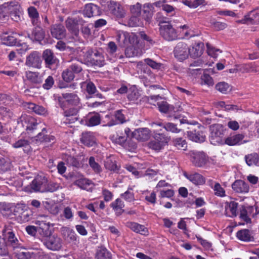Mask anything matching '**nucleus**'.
Returning <instances> with one entry per match:
<instances>
[{
    "label": "nucleus",
    "instance_id": "obj_1",
    "mask_svg": "<svg viewBox=\"0 0 259 259\" xmlns=\"http://www.w3.org/2000/svg\"><path fill=\"white\" fill-rule=\"evenodd\" d=\"M3 236L4 237L9 245L13 248V249L16 248H24L22 240L19 239L15 235L13 230L12 227L11 225L6 226L3 230Z\"/></svg>",
    "mask_w": 259,
    "mask_h": 259
},
{
    "label": "nucleus",
    "instance_id": "obj_2",
    "mask_svg": "<svg viewBox=\"0 0 259 259\" xmlns=\"http://www.w3.org/2000/svg\"><path fill=\"white\" fill-rule=\"evenodd\" d=\"M85 60L92 65L102 67L105 64L103 54L96 50L90 49L85 53Z\"/></svg>",
    "mask_w": 259,
    "mask_h": 259
},
{
    "label": "nucleus",
    "instance_id": "obj_3",
    "mask_svg": "<svg viewBox=\"0 0 259 259\" xmlns=\"http://www.w3.org/2000/svg\"><path fill=\"white\" fill-rule=\"evenodd\" d=\"M210 135V141L213 145L222 144L224 143L223 138L224 135V127L220 124H213L209 126Z\"/></svg>",
    "mask_w": 259,
    "mask_h": 259
},
{
    "label": "nucleus",
    "instance_id": "obj_4",
    "mask_svg": "<svg viewBox=\"0 0 259 259\" xmlns=\"http://www.w3.org/2000/svg\"><path fill=\"white\" fill-rule=\"evenodd\" d=\"M159 110L163 113H168V117L170 120L179 121L180 124L188 123L187 119H184L183 117L178 112H172L170 107L166 102H161L157 103Z\"/></svg>",
    "mask_w": 259,
    "mask_h": 259
},
{
    "label": "nucleus",
    "instance_id": "obj_5",
    "mask_svg": "<svg viewBox=\"0 0 259 259\" xmlns=\"http://www.w3.org/2000/svg\"><path fill=\"white\" fill-rule=\"evenodd\" d=\"M44 245L49 250L52 251L60 250L63 244L62 239L57 235L49 236L42 241Z\"/></svg>",
    "mask_w": 259,
    "mask_h": 259
},
{
    "label": "nucleus",
    "instance_id": "obj_6",
    "mask_svg": "<svg viewBox=\"0 0 259 259\" xmlns=\"http://www.w3.org/2000/svg\"><path fill=\"white\" fill-rule=\"evenodd\" d=\"M153 140L148 143V147L155 150L160 151L167 144L168 138L162 134H156L153 136Z\"/></svg>",
    "mask_w": 259,
    "mask_h": 259
},
{
    "label": "nucleus",
    "instance_id": "obj_7",
    "mask_svg": "<svg viewBox=\"0 0 259 259\" xmlns=\"http://www.w3.org/2000/svg\"><path fill=\"white\" fill-rule=\"evenodd\" d=\"M117 40L123 46L137 45L139 44L137 35L134 33H129L126 31L119 32L117 36Z\"/></svg>",
    "mask_w": 259,
    "mask_h": 259
},
{
    "label": "nucleus",
    "instance_id": "obj_8",
    "mask_svg": "<svg viewBox=\"0 0 259 259\" xmlns=\"http://www.w3.org/2000/svg\"><path fill=\"white\" fill-rule=\"evenodd\" d=\"M159 31L161 36L166 40L172 41L178 38L176 30L168 23L160 26Z\"/></svg>",
    "mask_w": 259,
    "mask_h": 259
},
{
    "label": "nucleus",
    "instance_id": "obj_9",
    "mask_svg": "<svg viewBox=\"0 0 259 259\" xmlns=\"http://www.w3.org/2000/svg\"><path fill=\"white\" fill-rule=\"evenodd\" d=\"M42 60L39 52L33 51L26 59L25 65L29 67L39 69L41 68Z\"/></svg>",
    "mask_w": 259,
    "mask_h": 259
},
{
    "label": "nucleus",
    "instance_id": "obj_10",
    "mask_svg": "<svg viewBox=\"0 0 259 259\" xmlns=\"http://www.w3.org/2000/svg\"><path fill=\"white\" fill-rule=\"evenodd\" d=\"M189 48L183 42L178 43L174 49L175 57L180 61L186 59L189 56Z\"/></svg>",
    "mask_w": 259,
    "mask_h": 259
},
{
    "label": "nucleus",
    "instance_id": "obj_11",
    "mask_svg": "<svg viewBox=\"0 0 259 259\" xmlns=\"http://www.w3.org/2000/svg\"><path fill=\"white\" fill-rule=\"evenodd\" d=\"M240 211V217L247 223L251 222L250 216L254 217L259 213L257 208L252 206H242Z\"/></svg>",
    "mask_w": 259,
    "mask_h": 259
},
{
    "label": "nucleus",
    "instance_id": "obj_12",
    "mask_svg": "<svg viewBox=\"0 0 259 259\" xmlns=\"http://www.w3.org/2000/svg\"><path fill=\"white\" fill-rule=\"evenodd\" d=\"M190 154L191 160L195 166L201 167L206 163L207 159L203 152L193 150L190 152Z\"/></svg>",
    "mask_w": 259,
    "mask_h": 259
},
{
    "label": "nucleus",
    "instance_id": "obj_13",
    "mask_svg": "<svg viewBox=\"0 0 259 259\" xmlns=\"http://www.w3.org/2000/svg\"><path fill=\"white\" fill-rule=\"evenodd\" d=\"M47 182L48 179L45 177L38 176L32 181L30 187L34 192H45Z\"/></svg>",
    "mask_w": 259,
    "mask_h": 259
},
{
    "label": "nucleus",
    "instance_id": "obj_14",
    "mask_svg": "<svg viewBox=\"0 0 259 259\" xmlns=\"http://www.w3.org/2000/svg\"><path fill=\"white\" fill-rule=\"evenodd\" d=\"M84 22V20L79 17L68 18L65 21V25L69 30L76 34L79 31L78 25H83Z\"/></svg>",
    "mask_w": 259,
    "mask_h": 259
},
{
    "label": "nucleus",
    "instance_id": "obj_15",
    "mask_svg": "<svg viewBox=\"0 0 259 259\" xmlns=\"http://www.w3.org/2000/svg\"><path fill=\"white\" fill-rule=\"evenodd\" d=\"M144 61V62L142 61L138 62L137 63V67L139 69H143L144 72L145 73L146 72V71H147V73L150 72L146 65H148L154 69L157 70L159 69L161 66V63H157L150 58L145 59Z\"/></svg>",
    "mask_w": 259,
    "mask_h": 259
},
{
    "label": "nucleus",
    "instance_id": "obj_16",
    "mask_svg": "<svg viewBox=\"0 0 259 259\" xmlns=\"http://www.w3.org/2000/svg\"><path fill=\"white\" fill-rule=\"evenodd\" d=\"M61 235L64 239L69 242L76 244L77 242V236L75 232L71 229L66 227L61 228Z\"/></svg>",
    "mask_w": 259,
    "mask_h": 259
},
{
    "label": "nucleus",
    "instance_id": "obj_17",
    "mask_svg": "<svg viewBox=\"0 0 259 259\" xmlns=\"http://www.w3.org/2000/svg\"><path fill=\"white\" fill-rule=\"evenodd\" d=\"M45 61L46 67L51 69L54 65L58 63V60L55 56L53 52L50 50H46L43 52L42 56Z\"/></svg>",
    "mask_w": 259,
    "mask_h": 259
},
{
    "label": "nucleus",
    "instance_id": "obj_18",
    "mask_svg": "<svg viewBox=\"0 0 259 259\" xmlns=\"http://www.w3.org/2000/svg\"><path fill=\"white\" fill-rule=\"evenodd\" d=\"M232 188L236 193L245 194L249 191V186L248 184L241 180H236L232 184Z\"/></svg>",
    "mask_w": 259,
    "mask_h": 259
},
{
    "label": "nucleus",
    "instance_id": "obj_19",
    "mask_svg": "<svg viewBox=\"0 0 259 259\" xmlns=\"http://www.w3.org/2000/svg\"><path fill=\"white\" fill-rule=\"evenodd\" d=\"M51 218L47 215H40L35 221V224L44 232H47L50 229L51 226L53 225L51 223Z\"/></svg>",
    "mask_w": 259,
    "mask_h": 259
},
{
    "label": "nucleus",
    "instance_id": "obj_20",
    "mask_svg": "<svg viewBox=\"0 0 259 259\" xmlns=\"http://www.w3.org/2000/svg\"><path fill=\"white\" fill-rule=\"evenodd\" d=\"M134 138L141 141L148 140L150 137V131L148 128H139L132 134Z\"/></svg>",
    "mask_w": 259,
    "mask_h": 259
},
{
    "label": "nucleus",
    "instance_id": "obj_21",
    "mask_svg": "<svg viewBox=\"0 0 259 259\" xmlns=\"http://www.w3.org/2000/svg\"><path fill=\"white\" fill-rule=\"evenodd\" d=\"M35 140L39 142L54 143L55 138L53 135H48L45 127L41 129V132L38 133L35 137Z\"/></svg>",
    "mask_w": 259,
    "mask_h": 259
},
{
    "label": "nucleus",
    "instance_id": "obj_22",
    "mask_svg": "<svg viewBox=\"0 0 259 259\" xmlns=\"http://www.w3.org/2000/svg\"><path fill=\"white\" fill-rule=\"evenodd\" d=\"M63 98L68 104L74 106H80V99L74 93H66L62 94Z\"/></svg>",
    "mask_w": 259,
    "mask_h": 259
},
{
    "label": "nucleus",
    "instance_id": "obj_23",
    "mask_svg": "<svg viewBox=\"0 0 259 259\" xmlns=\"http://www.w3.org/2000/svg\"><path fill=\"white\" fill-rule=\"evenodd\" d=\"M142 54V48L139 44L131 45V46L127 47L125 50V55L128 58L140 56Z\"/></svg>",
    "mask_w": 259,
    "mask_h": 259
},
{
    "label": "nucleus",
    "instance_id": "obj_24",
    "mask_svg": "<svg viewBox=\"0 0 259 259\" xmlns=\"http://www.w3.org/2000/svg\"><path fill=\"white\" fill-rule=\"evenodd\" d=\"M100 13L99 7L93 4L86 5L83 11L84 15L89 18L99 16Z\"/></svg>",
    "mask_w": 259,
    "mask_h": 259
},
{
    "label": "nucleus",
    "instance_id": "obj_25",
    "mask_svg": "<svg viewBox=\"0 0 259 259\" xmlns=\"http://www.w3.org/2000/svg\"><path fill=\"white\" fill-rule=\"evenodd\" d=\"M26 77L31 83L40 84L42 82L43 76L38 72L28 71L26 72Z\"/></svg>",
    "mask_w": 259,
    "mask_h": 259
},
{
    "label": "nucleus",
    "instance_id": "obj_26",
    "mask_svg": "<svg viewBox=\"0 0 259 259\" xmlns=\"http://www.w3.org/2000/svg\"><path fill=\"white\" fill-rule=\"evenodd\" d=\"M52 35L57 39H60L65 37L66 30L64 27L61 24H55L51 29Z\"/></svg>",
    "mask_w": 259,
    "mask_h": 259
},
{
    "label": "nucleus",
    "instance_id": "obj_27",
    "mask_svg": "<svg viewBox=\"0 0 259 259\" xmlns=\"http://www.w3.org/2000/svg\"><path fill=\"white\" fill-rule=\"evenodd\" d=\"M187 136L190 140L195 142H203L205 139V135L199 130L188 131Z\"/></svg>",
    "mask_w": 259,
    "mask_h": 259
},
{
    "label": "nucleus",
    "instance_id": "obj_28",
    "mask_svg": "<svg viewBox=\"0 0 259 259\" xmlns=\"http://www.w3.org/2000/svg\"><path fill=\"white\" fill-rule=\"evenodd\" d=\"M81 143L88 147L93 146L96 144V139L93 133L86 132L82 133L80 138Z\"/></svg>",
    "mask_w": 259,
    "mask_h": 259
},
{
    "label": "nucleus",
    "instance_id": "obj_29",
    "mask_svg": "<svg viewBox=\"0 0 259 259\" xmlns=\"http://www.w3.org/2000/svg\"><path fill=\"white\" fill-rule=\"evenodd\" d=\"M184 176L190 181L196 185H203L205 183V179L201 175L194 172L187 174L185 172Z\"/></svg>",
    "mask_w": 259,
    "mask_h": 259
},
{
    "label": "nucleus",
    "instance_id": "obj_30",
    "mask_svg": "<svg viewBox=\"0 0 259 259\" xmlns=\"http://www.w3.org/2000/svg\"><path fill=\"white\" fill-rule=\"evenodd\" d=\"M177 123L171 122H167L164 124L161 122H153L151 123V126L153 127L160 126L162 127V128H164L166 131L174 133H178L181 131V130L177 127Z\"/></svg>",
    "mask_w": 259,
    "mask_h": 259
},
{
    "label": "nucleus",
    "instance_id": "obj_31",
    "mask_svg": "<svg viewBox=\"0 0 259 259\" xmlns=\"http://www.w3.org/2000/svg\"><path fill=\"white\" fill-rule=\"evenodd\" d=\"M154 12V7L150 3H146L143 6V18L146 22L149 23L151 20Z\"/></svg>",
    "mask_w": 259,
    "mask_h": 259
},
{
    "label": "nucleus",
    "instance_id": "obj_32",
    "mask_svg": "<svg viewBox=\"0 0 259 259\" xmlns=\"http://www.w3.org/2000/svg\"><path fill=\"white\" fill-rule=\"evenodd\" d=\"M258 16L259 14L255 11H251L244 17L243 19L237 21V22L242 24H253L255 23L257 17H258Z\"/></svg>",
    "mask_w": 259,
    "mask_h": 259
},
{
    "label": "nucleus",
    "instance_id": "obj_33",
    "mask_svg": "<svg viewBox=\"0 0 259 259\" xmlns=\"http://www.w3.org/2000/svg\"><path fill=\"white\" fill-rule=\"evenodd\" d=\"M189 54L193 58L200 57L203 53V44L199 42L189 49Z\"/></svg>",
    "mask_w": 259,
    "mask_h": 259
},
{
    "label": "nucleus",
    "instance_id": "obj_34",
    "mask_svg": "<svg viewBox=\"0 0 259 259\" xmlns=\"http://www.w3.org/2000/svg\"><path fill=\"white\" fill-rule=\"evenodd\" d=\"M101 122V117L99 114L89 113L88 119L86 120L85 124L88 126H94L99 125Z\"/></svg>",
    "mask_w": 259,
    "mask_h": 259
},
{
    "label": "nucleus",
    "instance_id": "obj_35",
    "mask_svg": "<svg viewBox=\"0 0 259 259\" xmlns=\"http://www.w3.org/2000/svg\"><path fill=\"white\" fill-rule=\"evenodd\" d=\"M126 226L132 229L133 231L139 233L143 235H146L147 230L144 226L140 225L135 222H127Z\"/></svg>",
    "mask_w": 259,
    "mask_h": 259
},
{
    "label": "nucleus",
    "instance_id": "obj_36",
    "mask_svg": "<svg viewBox=\"0 0 259 259\" xmlns=\"http://www.w3.org/2000/svg\"><path fill=\"white\" fill-rule=\"evenodd\" d=\"M104 165L107 169L113 172H117L118 171L119 167L116 163L114 158L113 157H107L105 160Z\"/></svg>",
    "mask_w": 259,
    "mask_h": 259
},
{
    "label": "nucleus",
    "instance_id": "obj_37",
    "mask_svg": "<svg viewBox=\"0 0 259 259\" xmlns=\"http://www.w3.org/2000/svg\"><path fill=\"white\" fill-rule=\"evenodd\" d=\"M243 138L244 136L243 135L237 134L226 138L224 142V143H225L230 146L239 144Z\"/></svg>",
    "mask_w": 259,
    "mask_h": 259
},
{
    "label": "nucleus",
    "instance_id": "obj_38",
    "mask_svg": "<svg viewBox=\"0 0 259 259\" xmlns=\"http://www.w3.org/2000/svg\"><path fill=\"white\" fill-rule=\"evenodd\" d=\"M237 237L239 240L245 242L251 241L253 239L250 232L247 229L239 231L237 233Z\"/></svg>",
    "mask_w": 259,
    "mask_h": 259
},
{
    "label": "nucleus",
    "instance_id": "obj_39",
    "mask_svg": "<svg viewBox=\"0 0 259 259\" xmlns=\"http://www.w3.org/2000/svg\"><path fill=\"white\" fill-rule=\"evenodd\" d=\"M141 94L137 89L130 90L128 93L127 98L133 103L138 104L140 101Z\"/></svg>",
    "mask_w": 259,
    "mask_h": 259
},
{
    "label": "nucleus",
    "instance_id": "obj_40",
    "mask_svg": "<svg viewBox=\"0 0 259 259\" xmlns=\"http://www.w3.org/2000/svg\"><path fill=\"white\" fill-rule=\"evenodd\" d=\"M117 50V46L115 42L110 41L108 44V58L111 62H115L116 60V58L114 55Z\"/></svg>",
    "mask_w": 259,
    "mask_h": 259
},
{
    "label": "nucleus",
    "instance_id": "obj_41",
    "mask_svg": "<svg viewBox=\"0 0 259 259\" xmlns=\"http://www.w3.org/2000/svg\"><path fill=\"white\" fill-rule=\"evenodd\" d=\"M68 62H73L69 68L74 74L79 73L82 70V63L78 60L76 58H72L68 60Z\"/></svg>",
    "mask_w": 259,
    "mask_h": 259
},
{
    "label": "nucleus",
    "instance_id": "obj_42",
    "mask_svg": "<svg viewBox=\"0 0 259 259\" xmlns=\"http://www.w3.org/2000/svg\"><path fill=\"white\" fill-rule=\"evenodd\" d=\"M237 206L238 203L234 201H231L229 203H227L225 206L226 213L229 217L236 216Z\"/></svg>",
    "mask_w": 259,
    "mask_h": 259
},
{
    "label": "nucleus",
    "instance_id": "obj_43",
    "mask_svg": "<svg viewBox=\"0 0 259 259\" xmlns=\"http://www.w3.org/2000/svg\"><path fill=\"white\" fill-rule=\"evenodd\" d=\"M246 164L248 166L256 165L259 161V156L256 153L248 154L245 156Z\"/></svg>",
    "mask_w": 259,
    "mask_h": 259
},
{
    "label": "nucleus",
    "instance_id": "obj_44",
    "mask_svg": "<svg viewBox=\"0 0 259 259\" xmlns=\"http://www.w3.org/2000/svg\"><path fill=\"white\" fill-rule=\"evenodd\" d=\"M27 12L29 17L32 20L33 24L37 25L39 14L36 9L34 7H30L28 8Z\"/></svg>",
    "mask_w": 259,
    "mask_h": 259
},
{
    "label": "nucleus",
    "instance_id": "obj_45",
    "mask_svg": "<svg viewBox=\"0 0 259 259\" xmlns=\"http://www.w3.org/2000/svg\"><path fill=\"white\" fill-rule=\"evenodd\" d=\"M27 105V108L29 109L37 114L44 115L47 112L46 109L41 106L37 105L32 103H28Z\"/></svg>",
    "mask_w": 259,
    "mask_h": 259
},
{
    "label": "nucleus",
    "instance_id": "obj_46",
    "mask_svg": "<svg viewBox=\"0 0 259 259\" xmlns=\"http://www.w3.org/2000/svg\"><path fill=\"white\" fill-rule=\"evenodd\" d=\"M40 128H41V124L37 123L34 119L31 118L29 120V123L26 126L28 133H32L34 131Z\"/></svg>",
    "mask_w": 259,
    "mask_h": 259
},
{
    "label": "nucleus",
    "instance_id": "obj_47",
    "mask_svg": "<svg viewBox=\"0 0 259 259\" xmlns=\"http://www.w3.org/2000/svg\"><path fill=\"white\" fill-rule=\"evenodd\" d=\"M111 258L110 252L105 248H100L96 253V259H111Z\"/></svg>",
    "mask_w": 259,
    "mask_h": 259
},
{
    "label": "nucleus",
    "instance_id": "obj_48",
    "mask_svg": "<svg viewBox=\"0 0 259 259\" xmlns=\"http://www.w3.org/2000/svg\"><path fill=\"white\" fill-rule=\"evenodd\" d=\"M14 148H24L29 149L30 148L29 141L25 139H20L12 144Z\"/></svg>",
    "mask_w": 259,
    "mask_h": 259
},
{
    "label": "nucleus",
    "instance_id": "obj_49",
    "mask_svg": "<svg viewBox=\"0 0 259 259\" xmlns=\"http://www.w3.org/2000/svg\"><path fill=\"white\" fill-rule=\"evenodd\" d=\"M1 39L3 44L7 46H13L16 43V38L12 35H8L7 33L3 34Z\"/></svg>",
    "mask_w": 259,
    "mask_h": 259
},
{
    "label": "nucleus",
    "instance_id": "obj_50",
    "mask_svg": "<svg viewBox=\"0 0 259 259\" xmlns=\"http://www.w3.org/2000/svg\"><path fill=\"white\" fill-rule=\"evenodd\" d=\"M45 34L43 30L40 27H35L33 30L31 39H33L36 41H40L44 38Z\"/></svg>",
    "mask_w": 259,
    "mask_h": 259
},
{
    "label": "nucleus",
    "instance_id": "obj_51",
    "mask_svg": "<svg viewBox=\"0 0 259 259\" xmlns=\"http://www.w3.org/2000/svg\"><path fill=\"white\" fill-rule=\"evenodd\" d=\"M0 254L3 256L9 255L8 245L4 236H0Z\"/></svg>",
    "mask_w": 259,
    "mask_h": 259
},
{
    "label": "nucleus",
    "instance_id": "obj_52",
    "mask_svg": "<svg viewBox=\"0 0 259 259\" xmlns=\"http://www.w3.org/2000/svg\"><path fill=\"white\" fill-rule=\"evenodd\" d=\"M89 164L95 173L99 174L102 171V168L94 157L91 156L89 160Z\"/></svg>",
    "mask_w": 259,
    "mask_h": 259
},
{
    "label": "nucleus",
    "instance_id": "obj_53",
    "mask_svg": "<svg viewBox=\"0 0 259 259\" xmlns=\"http://www.w3.org/2000/svg\"><path fill=\"white\" fill-rule=\"evenodd\" d=\"M133 15L127 21V25L130 27H138L143 25L142 21L138 17Z\"/></svg>",
    "mask_w": 259,
    "mask_h": 259
},
{
    "label": "nucleus",
    "instance_id": "obj_54",
    "mask_svg": "<svg viewBox=\"0 0 259 259\" xmlns=\"http://www.w3.org/2000/svg\"><path fill=\"white\" fill-rule=\"evenodd\" d=\"M124 204L123 202L120 199H117L115 201L111 204V207L119 214L123 212L122 208L123 207Z\"/></svg>",
    "mask_w": 259,
    "mask_h": 259
},
{
    "label": "nucleus",
    "instance_id": "obj_55",
    "mask_svg": "<svg viewBox=\"0 0 259 259\" xmlns=\"http://www.w3.org/2000/svg\"><path fill=\"white\" fill-rule=\"evenodd\" d=\"M62 76L63 80L66 82H70L75 77L74 73L69 69V68H68L63 71Z\"/></svg>",
    "mask_w": 259,
    "mask_h": 259
},
{
    "label": "nucleus",
    "instance_id": "obj_56",
    "mask_svg": "<svg viewBox=\"0 0 259 259\" xmlns=\"http://www.w3.org/2000/svg\"><path fill=\"white\" fill-rule=\"evenodd\" d=\"M75 184L82 189L87 190L91 181L87 179H80L75 181Z\"/></svg>",
    "mask_w": 259,
    "mask_h": 259
},
{
    "label": "nucleus",
    "instance_id": "obj_57",
    "mask_svg": "<svg viewBox=\"0 0 259 259\" xmlns=\"http://www.w3.org/2000/svg\"><path fill=\"white\" fill-rule=\"evenodd\" d=\"M213 190L214 195L218 197H223L226 196L225 190L219 183H214Z\"/></svg>",
    "mask_w": 259,
    "mask_h": 259
},
{
    "label": "nucleus",
    "instance_id": "obj_58",
    "mask_svg": "<svg viewBox=\"0 0 259 259\" xmlns=\"http://www.w3.org/2000/svg\"><path fill=\"white\" fill-rule=\"evenodd\" d=\"M173 142L175 146L179 149L184 150L187 147L186 141L181 138H176Z\"/></svg>",
    "mask_w": 259,
    "mask_h": 259
},
{
    "label": "nucleus",
    "instance_id": "obj_59",
    "mask_svg": "<svg viewBox=\"0 0 259 259\" xmlns=\"http://www.w3.org/2000/svg\"><path fill=\"white\" fill-rule=\"evenodd\" d=\"M215 89L223 94H226L230 90V86L225 82H220L216 84Z\"/></svg>",
    "mask_w": 259,
    "mask_h": 259
},
{
    "label": "nucleus",
    "instance_id": "obj_60",
    "mask_svg": "<svg viewBox=\"0 0 259 259\" xmlns=\"http://www.w3.org/2000/svg\"><path fill=\"white\" fill-rule=\"evenodd\" d=\"M142 5L137 3L135 5L130 6V9L131 13L135 16H139L141 13Z\"/></svg>",
    "mask_w": 259,
    "mask_h": 259
},
{
    "label": "nucleus",
    "instance_id": "obj_61",
    "mask_svg": "<svg viewBox=\"0 0 259 259\" xmlns=\"http://www.w3.org/2000/svg\"><path fill=\"white\" fill-rule=\"evenodd\" d=\"M238 69L242 72H256L255 67L251 64H243L238 67Z\"/></svg>",
    "mask_w": 259,
    "mask_h": 259
},
{
    "label": "nucleus",
    "instance_id": "obj_62",
    "mask_svg": "<svg viewBox=\"0 0 259 259\" xmlns=\"http://www.w3.org/2000/svg\"><path fill=\"white\" fill-rule=\"evenodd\" d=\"M10 6L5 4L0 6V18H6L8 16L10 10Z\"/></svg>",
    "mask_w": 259,
    "mask_h": 259
},
{
    "label": "nucleus",
    "instance_id": "obj_63",
    "mask_svg": "<svg viewBox=\"0 0 259 259\" xmlns=\"http://www.w3.org/2000/svg\"><path fill=\"white\" fill-rule=\"evenodd\" d=\"M59 188V184L57 183L50 182L46 184L45 186V192H54L58 189Z\"/></svg>",
    "mask_w": 259,
    "mask_h": 259
},
{
    "label": "nucleus",
    "instance_id": "obj_64",
    "mask_svg": "<svg viewBox=\"0 0 259 259\" xmlns=\"http://www.w3.org/2000/svg\"><path fill=\"white\" fill-rule=\"evenodd\" d=\"M54 84V79L52 76H49L45 80L42 87L46 90L50 89Z\"/></svg>",
    "mask_w": 259,
    "mask_h": 259
}]
</instances>
